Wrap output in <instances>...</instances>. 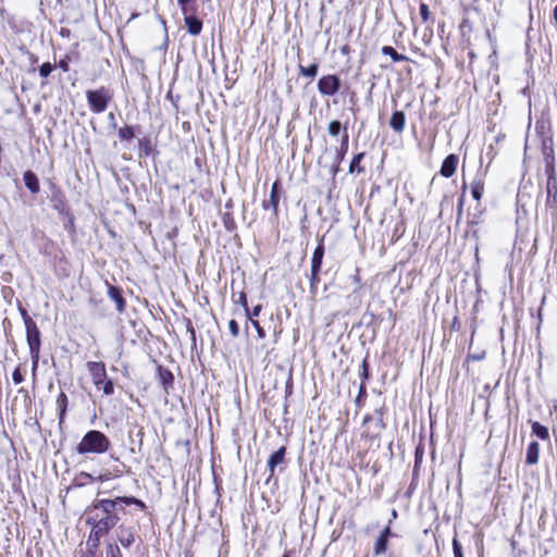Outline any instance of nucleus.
Here are the masks:
<instances>
[{"label": "nucleus", "mask_w": 557, "mask_h": 557, "mask_svg": "<svg viewBox=\"0 0 557 557\" xmlns=\"http://www.w3.org/2000/svg\"><path fill=\"white\" fill-rule=\"evenodd\" d=\"M110 440L106 434L98 430L88 431L76 446L79 455L97 454L101 455L109 450Z\"/></svg>", "instance_id": "1"}, {"label": "nucleus", "mask_w": 557, "mask_h": 557, "mask_svg": "<svg viewBox=\"0 0 557 557\" xmlns=\"http://www.w3.org/2000/svg\"><path fill=\"white\" fill-rule=\"evenodd\" d=\"M122 505H136L140 509L146 508V504L134 497V496H123L116 497L114 499H100L96 502L90 510V513H96L98 510H101L103 516L115 515L114 511L117 509H123Z\"/></svg>", "instance_id": "2"}, {"label": "nucleus", "mask_w": 557, "mask_h": 557, "mask_svg": "<svg viewBox=\"0 0 557 557\" xmlns=\"http://www.w3.org/2000/svg\"><path fill=\"white\" fill-rule=\"evenodd\" d=\"M545 161V174L546 180V202L548 206H554L557 202V177L554 164V157L550 153H546L544 157Z\"/></svg>", "instance_id": "3"}, {"label": "nucleus", "mask_w": 557, "mask_h": 557, "mask_svg": "<svg viewBox=\"0 0 557 557\" xmlns=\"http://www.w3.org/2000/svg\"><path fill=\"white\" fill-rule=\"evenodd\" d=\"M86 98L89 109L94 113H102L106 111L112 95L106 87H100L96 90H88Z\"/></svg>", "instance_id": "4"}, {"label": "nucleus", "mask_w": 557, "mask_h": 557, "mask_svg": "<svg viewBox=\"0 0 557 557\" xmlns=\"http://www.w3.org/2000/svg\"><path fill=\"white\" fill-rule=\"evenodd\" d=\"M26 329V339L29 347V354L33 362V369L35 370L38 366L39 361V352H40V331L36 324V322H32L25 325Z\"/></svg>", "instance_id": "5"}, {"label": "nucleus", "mask_w": 557, "mask_h": 557, "mask_svg": "<svg viewBox=\"0 0 557 557\" xmlns=\"http://www.w3.org/2000/svg\"><path fill=\"white\" fill-rule=\"evenodd\" d=\"M339 88L341 79L334 74L324 75L318 82V90L322 96H334L338 92Z\"/></svg>", "instance_id": "6"}, {"label": "nucleus", "mask_w": 557, "mask_h": 557, "mask_svg": "<svg viewBox=\"0 0 557 557\" xmlns=\"http://www.w3.org/2000/svg\"><path fill=\"white\" fill-rule=\"evenodd\" d=\"M89 374L91 375L92 382L98 389L107 379L106 366L103 362L89 361L86 364Z\"/></svg>", "instance_id": "7"}, {"label": "nucleus", "mask_w": 557, "mask_h": 557, "mask_svg": "<svg viewBox=\"0 0 557 557\" xmlns=\"http://www.w3.org/2000/svg\"><path fill=\"white\" fill-rule=\"evenodd\" d=\"M348 140H349V136L347 133V128L344 127V133H343L342 139H341V146L335 149V156H334L333 163H332V170H333L334 174H336L339 171V165L343 162V160L345 159V156L348 150Z\"/></svg>", "instance_id": "8"}, {"label": "nucleus", "mask_w": 557, "mask_h": 557, "mask_svg": "<svg viewBox=\"0 0 557 557\" xmlns=\"http://www.w3.org/2000/svg\"><path fill=\"white\" fill-rule=\"evenodd\" d=\"M87 524L91 525V531L87 541V545L91 549H97L100 545V540L107 533L94 522V517H88Z\"/></svg>", "instance_id": "9"}, {"label": "nucleus", "mask_w": 557, "mask_h": 557, "mask_svg": "<svg viewBox=\"0 0 557 557\" xmlns=\"http://www.w3.org/2000/svg\"><path fill=\"white\" fill-rule=\"evenodd\" d=\"M87 524L91 525V531L87 541V545L91 549H97L100 545V540L107 533L94 522V517H88Z\"/></svg>", "instance_id": "10"}, {"label": "nucleus", "mask_w": 557, "mask_h": 557, "mask_svg": "<svg viewBox=\"0 0 557 557\" xmlns=\"http://www.w3.org/2000/svg\"><path fill=\"white\" fill-rule=\"evenodd\" d=\"M87 524L91 525V531L87 541V545L91 549H97L100 545V540L107 533L94 522V517H88Z\"/></svg>", "instance_id": "11"}, {"label": "nucleus", "mask_w": 557, "mask_h": 557, "mask_svg": "<svg viewBox=\"0 0 557 557\" xmlns=\"http://www.w3.org/2000/svg\"><path fill=\"white\" fill-rule=\"evenodd\" d=\"M92 517H94V522L98 527H100L107 534L120 521V518L116 515L101 516L100 517L99 513L96 512Z\"/></svg>", "instance_id": "12"}, {"label": "nucleus", "mask_w": 557, "mask_h": 557, "mask_svg": "<svg viewBox=\"0 0 557 557\" xmlns=\"http://www.w3.org/2000/svg\"><path fill=\"white\" fill-rule=\"evenodd\" d=\"M285 454L286 448L282 446L269 457L268 469L270 471V478L274 475L275 468L284 462Z\"/></svg>", "instance_id": "13"}, {"label": "nucleus", "mask_w": 557, "mask_h": 557, "mask_svg": "<svg viewBox=\"0 0 557 557\" xmlns=\"http://www.w3.org/2000/svg\"><path fill=\"white\" fill-rule=\"evenodd\" d=\"M458 157L456 154H449L447 156L441 166V174L444 177H450L456 172L457 165H458Z\"/></svg>", "instance_id": "14"}, {"label": "nucleus", "mask_w": 557, "mask_h": 557, "mask_svg": "<svg viewBox=\"0 0 557 557\" xmlns=\"http://www.w3.org/2000/svg\"><path fill=\"white\" fill-rule=\"evenodd\" d=\"M323 237L320 238L318 246L315 247L312 259H311V272H320L322 260L324 257V245Z\"/></svg>", "instance_id": "15"}, {"label": "nucleus", "mask_w": 557, "mask_h": 557, "mask_svg": "<svg viewBox=\"0 0 557 557\" xmlns=\"http://www.w3.org/2000/svg\"><path fill=\"white\" fill-rule=\"evenodd\" d=\"M108 296L115 302L116 310L120 313L124 312L126 302L124 297L122 296L121 289L116 286L109 285Z\"/></svg>", "instance_id": "16"}, {"label": "nucleus", "mask_w": 557, "mask_h": 557, "mask_svg": "<svg viewBox=\"0 0 557 557\" xmlns=\"http://www.w3.org/2000/svg\"><path fill=\"white\" fill-rule=\"evenodd\" d=\"M195 13H189L184 15V22L188 29V33L193 36H197L200 34L202 29V23L200 20L194 16Z\"/></svg>", "instance_id": "17"}, {"label": "nucleus", "mask_w": 557, "mask_h": 557, "mask_svg": "<svg viewBox=\"0 0 557 557\" xmlns=\"http://www.w3.org/2000/svg\"><path fill=\"white\" fill-rule=\"evenodd\" d=\"M277 188H278V183L274 182L272 185V188H271L270 199L264 200L263 205H262L263 209H265V210L269 208H272L273 213L275 215L277 214V207H278V202H280V196H278Z\"/></svg>", "instance_id": "18"}, {"label": "nucleus", "mask_w": 557, "mask_h": 557, "mask_svg": "<svg viewBox=\"0 0 557 557\" xmlns=\"http://www.w3.org/2000/svg\"><path fill=\"white\" fill-rule=\"evenodd\" d=\"M405 123H406V115L403 111L393 112L391 120H389V126L394 132L401 133L405 128Z\"/></svg>", "instance_id": "19"}, {"label": "nucleus", "mask_w": 557, "mask_h": 557, "mask_svg": "<svg viewBox=\"0 0 557 557\" xmlns=\"http://www.w3.org/2000/svg\"><path fill=\"white\" fill-rule=\"evenodd\" d=\"M540 457V444L536 441H532L527 448L525 462L528 465H535L539 462Z\"/></svg>", "instance_id": "20"}, {"label": "nucleus", "mask_w": 557, "mask_h": 557, "mask_svg": "<svg viewBox=\"0 0 557 557\" xmlns=\"http://www.w3.org/2000/svg\"><path fill=\"white\" fill-rule=\"evenodd\" d=\"M26 187L33 193L37 194L40 189V184L37 175L32 171H26L23 175Z\"/></svg>", "instance_id": "21"}, {"label": "nucleus", "mask_w": 557, "mask_h": 557, "mask_svg": "<svg viewBox=\"0 0 557 557\" xmlns=\"http://www.w3.org/2000/svg\"><path fill=\"white\" fill-rule=\"evenodd\" d=\"M119 541L123 547H129L135 542L133 530L121 525L119 531Z\"/></svg>", "instance_id": "22"}, {"label": "nucleus", "mask_w": 557, "mask_h": 557, "mask_svg": "<svg viewBox=\"0 0 557 557\" xmlns=\"http://www.w3.org/2000/svg\"><path fill=\"white\" fill-rule=\"evenodd\" d=\"M57 406L59 409V424L64 422L66 410H67V396L61 392L57 397Z\"/></svg>", "instance_id": "23"}, {"label": "nucleus", "mask_w": 557, "mask_h": 557, "mask_svg": "<svg viewBox=\"0 0 557 557\" xmlns=\"http://www.w3.org/2000/svg\"><path fill=\"white\" fill-rule=\"evenodd\" d=\"M532 433L536 435L542 441H548L549 440V432L548 429L544 425H542L540 422L535 421L532 423Z\"/></svg>", "instance_id": "24"}, {"label": "nucleus", "mask_w": 557, "mask_h": 557, "mask_svg": "<svg viewBox=\"0 0 557 557\" xmlns=\"http://www.w3.org/2000/svg\"><path fill=\"white\" fill-rule=\"evenodd\" d=\"M484 191V182L481 177H476L471 184V194L475 200H480Z\"/></svg>", "instance_id": "25"}, {"label": "nucleus", "mask_w": 557, "mask_h": 557, "mask_svg": "<svg viewBox=\"0 0 557 557\" xmlns=\"http://www.w3.org/2000/svg\"><path fill=\"white\" fill-rule=\"evenodd\" d=\"M388 540L382 536L381 534L376 539L373 547V553L375 556L384 555L387 550Z\"/></svg>", "instance_id": "26"}, {"label": "nucleus", "mask_w": 557, "mask_h": 557, "mask_svg": "<svg viewBox=\"0 0 557 557\" xmlns=\"http://www.w3.org/2000/svg\"><path fill=\"white\" fill-rule=\"evenodd\" d=\"M363 158L364 152H359L352 158L349 164V173H362L364 171V169L360 166V162L363 160Z\"/></svg>", "instance_id": "27"}, {"label": "nucleus", "mask_w": 557, "mask_h": 557, "mask_svg": "<svg viewBox=\"0 0 557 557\" xmlns=\"http://www.w3.org/2000/svg\"><path fill=\"white\" fill-rule=\"evenodd\" d=\"M183 14L195 13L197 11V1L196 0H177Z\"/></svg>", "instance_id": "28"}, {"label": "nucleus", "mask_w": 557, "mask_h": 557, "mask_svg": "<svg viewBox=\"0 0 557 557\" xmlns=\"http://www.w3.org/2000/svg\"><path fill=\"white\" fill-rule=\"evenodd\" d=\"M382 53L385 54V55H389L394 62H399V61L408 60V58L406 55L398 53L391 46L382 47Z\"/></svg>", "instance_id": "29"}, {"label": "nucleus", "mask_w": 557, "mask_h": 557, "mask_svg": "<svg viewBox=\"0 0 557 557\" xmlns=\"http://www.w3.org/2000/svg\"><path fill=\"white\" fill-rule=\"evenodd\" d=\"M298 69H299V73L302 76L313 78L318 74L319 65L317 63H312L310 66L306 67V66H302L301 64H299Z\"/></svg>", "instance_id": "30"}, {"label": "nucleus", "mask_w": 557, "mask_h": 557, "mask_svg": "<svg viewBox=\"0 0 557 557\" xmlns=\"http://www.w3.org/2000/svg\"><path fill=\"white\" fill-rule=\"evenodd\" d=\"M159 375H160V381H161L164 389H168L169 387H171L173 385L174 376H173L172 372H170L168 370L160 369Z\"/></svg>", "instance_id": "31"}, {"label": "nucleus", "mask_w": 557, "mask_h": 557, "mask_svg": "<svg viewBox=\"0 0 557 557\" xmlns=\"http://www.w3.org/2000/svg\"><path fill=\"white\" fill-rule=\"evenodd\" d=\"M119 137L121 140H131L135 137V132L133 126H124L119 129Z\"/></svg>", "instance_id": "32"}, {"label": "nucleus", "mask_w": 557, "mask_h": 557, "mask_svg": "<svg viewBox=\"0 0 557 557\" xmlns=\"http://www.w3.org/2000/svg\"><path fill=\"white\" fill-rule=\"evenodd\" d=\"M327 132L331 136L336 137L342 132V123L339 121H331L327 126Z\"/></svg>", "instance_id": "33"}, {"label": "nucleus", "mask_w": 557, "mask_h": 557, "mask_svg": "<svg viewBox=\"0 0 557 557\" xmlns=\"http://www.w3.org/2000/svg\"><path fill=\"white\" fill-rule=\"evenodd\" d=\"M374 422V426L375 429L380 432L381 430H383L385 428V424L383 422V417H382V413L381 412H377V418L373 419L371 417H366L364 418V422Z\"/></svg>", "instance_id": "34"}, {"label": "nucleus", "mask_w": 557, "mask_h": 557, "mask_svg": "<svg viewBox=\"0 0 557 557\" xmlns=\"http://www.w3.org/2000/svg\"><path fill=\"white\" fill-rule=\"evenodd\" d=\"M319 273L320 272H311L310 274V293L312 295H315L317 293L318 284L320 282Z\"/></svg>", "instance_id": "35"}, {"label": "nucleus", "mask_w": 557, "mask_h": 557, "mask_svg": "<svg viewBox=\"0 0 557 557\" xmlns=\"http://www.w3.org/2000/svg\"><path fill=\"white\" fill-rule=\"evenodd\" d=\"M106 557H122L120 547L116 544H109Z\"/></svg>", "instance_id": "36"}, {"label": "nucleus", "mask_w": 557, "mask_h": 557, "mask_svg": "<svg viewBox=\"0 0 557 557\" xmlns=\"http://www.w3.org/2000/svg\"><path fill=\"white\" fill-rule=\"evenodd\" d=\"M52 70H53V65L50 62H46L40 65L39 74L41 77L46 78L51 74Z\"/></svg>", "instance_id": "37"}, {"label": "nucleus", "mask_w": 557, "mask_h": 557, "mask_svg": "<svg viewBox=\"0 0 557 557\" xmlns=\"http://www.w3.org/2000/svg\"><path fill=\"white\" fill-rule=\"evenodd\" d=\"M100 389H102L104 395H112L114 393L113 382L111 380L106 379Z\"/></svg>", "instance_id": "38"}, {"label": "nucleus", "mask_w": 557, "mask_h": 557, "mask_svg": "<svg viewBox=\"0 0 557 557\" xmlns=\"http://www.w3.org/2000/svg\"><path fill=\"white\" fill-rule=\"evenodd\" d=\"M138 144H139L140 150H143L146 156H149L150 151H151L150 140L147 138H143V139H139Z\"/></svg>", "instance_id": "39"}, {"label": "nucleus", "mask_w": 557, "mask_h": 557, "mask_svg": "<svg viewBox=\"0 0 557 557\" xmlns=\"http://www.w3.org/2000/svg\"><path fill=\"white\" fill-rule=\"evenodd\" d=\"M249 320L251 321L252 326L257 331L258 338L263 339L265 337V331L263 330V327L260 325V323L257 320H252L251 318H249Z\"/></svg>", "instance_id": "40"}, {"label": "nucleus", "mask_w": 557, "mask_h": 557, "mask_svg": "<svg viewBox=\"0 0 557 557\" xmlns=\"http://www.w3.org/2000/svg\"><path fill=\"white\" fill-rule=\"evenodd\" d=\"M453 550L454 557H463L461 544L456 537L453 540Z\"/></svg>", "instance_id": "41"}, {"label": "nucleus", "mask_w": 557, "mask_h": 557, "mask_svg": "<svg viewBox=\"0 0 557 557\" xmlns=\"http://www.w3.org/2000/svg\"><path fill=\"white\" fill-rule=\"evenodd\" d=\"M12 380L14 382L15 385H18L21 384L23 381H24V375L22 374L21 372V369L20 367H17L13 373H12Z\"/></svg>", "instance_id": "42"}, {"label": "nucleus", "mask_w": 557, "mask_h": 557, "mask_svg": "<svg viewBox=\"0 0 557 557\" xmlns=\"http://www.w3.org/2000/svg\"><path fill=\"white\" fill-rule=\"evenodd\" d=\"M420 15L423 22H428L430 18V10L429 7L425 3L420 4Z\"/></svg>", "instance_id": "43"}, {"label": "nucleus", "mask_w": 557, "mask_h": 557, "mask_svg": "<svg viewBox=\"0 0 557 557\" xmlns=\"http://www.w3.org/2000/svg\"><path fill=\"white\" fill-rule=\"evenodd\" d=\"M485 358V351L480 350L473 354H468L467 360L481 361Z\"/></svg>", "instance_id": "44"}, {"label": "nucleus", "mask_w": 557, "mask_h": 557, "mask_svg": "<svg viewBox=\"0 0 557 557\" xmlns=\"http://www.w3.org/2000/svg\"><path fill=\"white\" fill-rule=\"evenodd\" d=\"M228 330L233 337H237L239 334V326L238 323L235 320H231L228 322Z\"/></svg>", "instance_id": "45"}, {"label": "nucleus", "mask_w": 557, "mask_h": 557, "mask_svg": "<svg viewBox=\"0 0 557 557\" xmlns=\"http://www.w3.org/2000/svg\"><path fill=\"white\" fill-rule=\"evenodd\" d=\"M18 311H20V313L22 315V319H23L25 325L34 322V320L29 317V314L27 313L25 308L20 307Z\"/></svg>", "instance_id": "46"}, {"label": "nucleus", "mask_w": 557, "mask_h": 557, "mask_svg": "<svg viewBox=\"0 0 557 557\" xmlns=\"http://www.w3.org/2000/svg\"><path fill=\"white\" fill-rule=\"evenodd\" d=\"M392 520H388V523L387 525L382 530V532L380 533L382 536H384L385 539H389L391 536H394V534L392 533Z\"/></svg>", "instance_id": "47"}, {"label": "nucleus", "mask_w": 557, "mask_h": 557, "mask_svg": "<svg viewBox=\"0 0 557 557\" xmlns=\"http://www.w3.org/2000/svg\"><path fill=\"white\" fill-rule=\"evenodd\" d=\"M236 302L240 304L243 307H245L246 311L248 312V308H247V297H246V294L244 292H240L238 294V298L236 299Z\"/></svg>", "instance_id": "48"}, {"label": "nucleus", "mask_w": 557, "mask_h": 557, "mask_svg": "<svg viewBox=\"0 0 557 557\" xmlns=\"http://www.w3.org/2000/svg\"><path fill=\"white\" fill-rule=\"evenodd\" d=\"M361 367H362V377H363V382H364L366 380L369 379V371H368L367 360L362 361V366Z\"/></svg>", "instance_id": "49"}, {"label": "nucleus", "mask_w": 557, "mask_h": 557, "mask_svg": "<svg viewBox=\"0 0 557 557\" xmlns=\"http://www.w3.org/2000/svg\"><path fill=\"white\" fill-rule=\"evenodd\" d=\"M59 66L64 71V72H67L69 71V64L66 61H61L59 63Z\"/></svg>", "instance_id": "50"}, {"label": "nucleus", "mask_w": 557, "mask_h": 557, "mask_svg": "<svg viewBox=\"0 0 557 557\" xmlns=\"http://www.w3.org/2000/svg\"><path fill=\"white\" fill-rule=\"evenodd\" d=\"M260 311H261V306L260 305L256 306L252 310V317L259 315Z\"/></svg>", "instance_id": "51"}, {"label": "nucleus", "mask_w": 557, "mask_h": 557, "mask_svg": "<svg viewBox=\"0 0 557 557\" xmlns=\"http://www.w3.org/2000/svg\"><path fill=\"white\" fill-rule=\"evenodd\" d=\"M81 476L86 478V479H88L89 481H94V480H95V479L92 478V475H91V474L86 473V472H82V473H81Z\"/></svg>", "instance_id": "52"}, {"label": "nucleus", "mask_w": 557, "mask_h": 557, "mask_svg": "<svg viewBox=\"0 0 557 557\" xmlns=\"http://www.w3.org/2000/svg\"><path fill=\"white\" fill-rule=\"evenodd\" d=\"M61 36L63 37H67L70 35V29H66V28H62L61 32H60Z\"/></svg>", "instance_id": "53"}, {"label": "nucleus", "mask_w": 557, "mask_h": 557, "mask_svg": "<svg viewBox=\"0 0 557 557\" xmlns=\"http://www.w3.org/2000/svg\"><path fill=\"white\" fill-rule=\"evenodd\" d=\"M462 205H463V197H461L459 200L458 215H460L462 212Z\"/></svg>", "instance_id": "54"}, {"label": "nucleus", "mask_w": 557, "mask_h": 557, "mask_svg": "<svg viewBox=\"0 0 557 557\" xmlns=\"http://www.w3.org/2000/svg\"><path fill=\"white\" fill-rule=\"evenodd\" d=\"M398 513H397V510L396 509H392V512H391V519L389 520H395L397 518Z\"/></svg>", "instance_id": "55"}, {"label": "nucleus", "mask_w": 557, "mask_h": 557, "mask_svg": "<svg viewBox=\"0 0 557 557\" xmlns=\"http://www.w3.org/2000/svg\"><path fill=\"white\" fill-rule=\"evenodd\" d=\"M364 393H366V383H364V382H362V383L360 384L359 394L361 395V394H364Z\"/></svg>", "instance_id": "56"}, {"label": "nucleus", "mask_w": 557, "mask_h": 557, "mask_svg": "<svg viewBox=\"0 0 557 557\" xmlns=\"http://www.w3.org/2000/svg\"><path fill=\"white\" fill-rule=\"evenodd\" d=\"M421 456H422V453L420 454L419 451V448H417L416 450V465L419 462V460L421 459Z\"/></svg>", "instance_id": "57"}, {"label": "nucleus", "mask_w": 557, "mask_h": 557, "mask_svg": "<svg viewBox=\"0 0 557 557\" xmlns=\"http://www.w3.org/2000/svg\"><path fill=\"white\" fill-rule=\"evenodd\" d=\"M554 18H555V21L557 23V5L554 9Z\"/></svg>", "instance_id": "58"}, {"label": "nucleus", "mask_w": 557, "mask_h": 557, "mask_svg": "<svg viewBox=\"0 0 557 557\" xmlns=\"http://www.w3.org/2000/svg\"><path fill=\"white\" fill-rule=\"evenodd\" d=\"M466 187H467V186H466V183H463V185H462V190H463V191L466 190Z\"/></svg>", "instance_id": "59"}, {"label": "nucleus", "mask_w": 557, "mask_h": 557, "mask_svg": "<svg viewBox=\"0 0 557 557\" xmlns=\"http://www.w3.org/2000/svg\"><path fill=\"white\" fill-rule=\"evenodd\" d=\"M282 557H289V555L288 554H284Z\"/></svg>", "instance_id": "60"}]
</instances>
